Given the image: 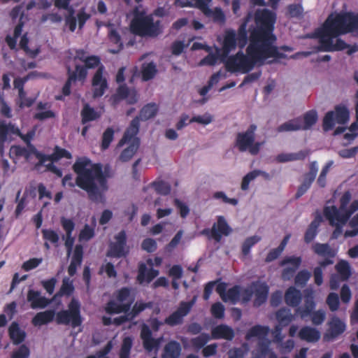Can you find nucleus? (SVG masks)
<instances>
[{
	"label": "nucleus",
	"mask_w": 358,
	"mask_h": 358,
	"mask_svg": "<svg viewBox=\"0 0 358 358\" xmlns=\"http://www.w3.org/2000/svg\"><path fill=\"white\" fill-rule=\"evenodd\" d=\"M141 73L143 81H148L152 79L157 73L155 64L153 62L143 64Z\"/></svg>",
	"instance_id": "nucleus-43"
},
{
	"label": "nucleus",
	"mask_w": 358,
	"mask_h": 358,
	"mask_svg": "<svg viewBox=\"0 0 358 358\" xmlns=\"http://www.w3.org/2000/svg\"><path fill=\"white\" fill-rule=\"evenodd\" d=\"M299 337L302 341H306L308 343H315L320 338V332L315 328L306 326L300 329Z\"/></svg>",
	"instance_id": "nucleus-25"
},
{
	"label": "nucleus",
	"mask_w": 358,
	"mask_h": 358,
	"mask_svg": "<svg viewBox=\"0 0 358 358\" xmlns=\"http://www.w3.org/2000/svg\"><path fill=\"white\" fill-rule=\"evenodd\" d=\"M255 27L250 31V41L270 53L275 59H285L286 55L278 52L273 34L276 14L268 9L257 10L255 14Z\"/></svg>",
	"instance_id": "nucleus-3"
},
{
	"label": "nucleus",
	"mask_w": 358,
	"mask_h": 358,
	"mask_svg": "<svg viewBox=\"0 0 358 358\" xmlns=\"http://www.w3.org/2000/svg\"><path fill=\"white\" fill-rule=\"evenodd\" d=\"M351 199V194L349 192H345L340 199V206L337 210L338 212V215L343 214L344 211H345L348 203Z\"/></svg>",
	"instance_id": "nucleus-62"
},
{
	"label": "nucleus",
	"mask_w": 358,
	"mask_h": 358,
	"mask_svg": "<svg viewBox=\"0 0 358 358\" xmlns=\"http://www.w3.org/2000/svg\"><path fill=\"white\" fill-rule=\"evenodd\" d=\"M182 348L176 341H170L164 346L162 358H180Z\"/></svg>",
	"instance_id": "nucleus-24"
},
{
	"label": "nucleus",
	"mask_w": 358,
	"mask_h": 358,
	"mask_svg": "<svg viewBox=\"0 0 358 358\" xmlns=\"http://www.w3.org/2000/svg\"><path fill=\"white\" fill-rule=\"evenodd\" d=\"M326 303L331 311L334 312L339 308V297L336 293L331 292L327 297Z\"/></svg>",
	"instance_id": "nucleus-52"
},
{
	"label": "nucleus",
	"mask_w": 358,
	"mask_h": 358,
	"mask_svg": "<svg viewBox=\"0 0 358 358\" xmlns=\"http://www.w3.org/2000/svg\"><path fill=\"white\" fill-rule=\"evenodd\" d=\"M323 213L326 219L329 220V224L335 227V229L332 233V237L337 238L342 234L343 227L346 223H343L341 220V215H338L336 206H325Z\"/></svg>",
	"instance_id": "nucleus-14"
},
{
	"label": "nucleus",
	"mask_w": 358,
	"mask_h": 358,
	"mask_svg": "<svg viewBox=\"0 0 358 358\" xmlns=\"http://www.w3.org/2000/svg\"><path fill=\"white\" fill-rule=\"evenodd\" d=\"M43 238L52 244H57L59 240L58 234L52 229H43L41 231Z\"/></svg>",
	"instance_id": "nucleus-53"
},
{
	"label": "nucleus",
	"mask_w": 358,
	"mask_h": 358,
	"mask_svg": "<svg viewBox=\"0 0 358 358\" xmlns=\"http://www.w3.org/2000/svg\"><path fill=\"white\" fill-rule=\"evenodd\" d=\"M131 289L129 287H122L115 293V298L118 302L125 303L130 301L129 299L131 296Z\"/></svg>",
	"instance_id": "nucleus-49"
},
{
	"label": "nucleus",
	"mask_w": 358,
	"mask_h": 358,
	"mask_svg": "<svg viewBox=\"0 0 358 358\" xmlns=\"http://www.w3.org/2000/svg\"><path fill=\"white\" fill-rule=\"evenodd\" d=\"M81 122L86 124L87 122L94 121L100 117V114L88 103L84 105L80 112Z\"/></svg>",
	"instance_id": "nucleus-33"
},
{
	"label": "nucleus",
	"mask_w": 358,
	"mask_h": 358,
	"mask_svg": "<svg viewBox=\"0 0 358 358\" xmlns=\"http://www.w3.org/2000/svg\"><path fill=\"white\" fill-rule=\"evenodd\" d=\"M317 120V113L315 110H310L306 112L303 119L301 118L302 130L309 129L313 126Z\"/></svg>",
	"instance_id": "nucleus-37"
},
{
	"label": "nucleus",
	"mask_w": 358,
	"mask_h": 358,
	"mask_svg": "<svg viewBox=\"0 0 358 358\" xmlns=\"http://www.w3.org/2000/svg\"><path fill=\"white\" fill-rule=\"evenodd\" d=\"M269 58H273V56L250 41L246 55L238 51L234 55L229 56L224 65L228 72L248 73L257 64L262 65Z\"/></svg>",
	"instance_id": "nucleus-4"
},
{
	"label": "nucleus",
	"mask_w": 358,
	"mask_h": 358,
	"mask_svg": "<svg viewBox=\"0 0 358 358\" xmlns=\"http://www.w3.org/2000/svg\"><path fill=\"white\" fill-rule=\"evenodd\" d=\"M108 39L110 43L116 45L115 49L110 50L112 53H117L123 49V43L121 39V36L115 29H110L108 32Z\"/></svg>",
	"instance_id": "nucleus-40"
},
{
	"label": "nucleus",
	"mask_w": 358,
	"mask_h": 358,
	"mask_svg": "<svg viewBox=\"0 0 358 358\" xmlns=\"http://www.w3.org/2000/svg\"><path fill=\"white\" fill-rule=\"evenodd\" d=\"M235 336L234 329L227 324H219L211 330V336L214 339L231 341Z\"/></svg>",
	"instance_id": "nucleus-21"
},
{
	"label": "nucleus",
	"mask_w": 358,
	"mask_h": 358,
	"mask_svg": "<svg viewBox=\"0 0 358 358\" xmlns=\"http://www.w3.org/2000/svg\"><path fill=\"white\" fill-rule=\"evenodd\" d=\"M141 248L148 252H153L157 250V244L155 240L151 238H147L143 241Z\"/></svg>",
	"instance_id": "nucleus-63"
},
{
	"label": "nucleus",
	"mask_w": 358,
	"mask_h": 358,
	"mask_svg": "<svg viewBox=\"0 0 358 358\" xmlns=\"http://www.w3.org/2000/svg\"><path fill=\"white\" fill-rule=\"evenodd\" d=\"M350 117V113L347 107L344 106H337L334 111H329L326 113L323 119V129L326 131L334 128L335 123L345 124Z\"/></svg>",
	"instance_id": "nucleus-11"
},
{
	"label": "nucleus",
	"mask_w": 358,
	"mask_h": 358,
	"mask_svg": "<svg viewBox=\"0 0 358 358\" xmlns=\"http://www.w3.org/2000/svg\"><path fill=\"white\" fill-rule=\"evenodd\" d=\"M114 130L112 127H108L102 135L101 150H107L114 138Z\"/></svg>",
	"instance_id": "nucleus-47"
},
{
	"label": "nucleus",
	"mask_w": 358,
	"mask_h": 358,
	"mask_svg": "<svg viewBox=\"0 0 358 358\" xmlns=\"http://www.w3.org/2000/svg\"><path fill=\"white\" fill-rule=\"evenodd\" d=\"M139 131V118L135 117L130 122L129 126L120 140L117 147H122L125 143H129V146L121 152L119 159L122 162L129 161L134 155L140 145V140L136 137Z\"/></svg>",
	"instance_id": "nucleus-6"
},
{
	"label": "nucleus",
	"mask_w": 358,
	"mask_h": 358,
	"mask_svg": "<svg viewBox=\"0 0 358 358\" xmlns=\"http://www.w3.org/2000/svg\"><path fill=\"white\" fill-rule=\"evenodd\" d=\"M27 301L30 303L31 308H44L50 303V300L41 295V292L34 289H29L27 295Z\"/></svg>",
	"instance_id": "nucleus-20"
},
{
	"label": "nucleus",
	"mask_w": 358,
	"mask_h": 358,
	"mask_svg": "<svg viewBox=\"0 0 358 358\" xmlns=\"http://www.w3.org/2000/svg\"><path fill=\"white\" fill-rule=\"evenodd\" d=\"M133 302L134 299H131L129 301L125 303H121L116 299L110 300L106 303L104 310L109 315L127 313L130 310Z\"/></svg>",
	"instance_id": "nucleus-19"
},
{
	"label": "nucleus",
	"mask_w": 358,
	"mask_h": 358,
	"mask_svg": "<svg viewBox=\"0 0 358 358\" xmlns=\"http://www.w3.org/2000/svg\"><path fill=\"white\" fill-rule=\"evenodd\" d=\"M261 238L258 236H252L247 238L242 245V253L244 256H247L252 246L260 241Z\"/></svg>",
	"instance_id": "nucleus-48"
},
{
	"label": "nucleus",
	"mask_w": 358,
	"mask_h": 358,
	"mask_svg": "<svg viewBox=\"0 0 358 358\" xmlns=\"http://www.w3.org/2000/svg\"><path fill=\"white\" fill-rule=\"evenodd\" d=\"M52 157H54L53 162H57L62 158H66L69 159L72 158L71 152H69L66 149L62 148L57 145L55 146L54 149Z\"/></svg>",
	"instance_id": "nucleus-57"
},
{
	"label": "nucleus",
	"mask_w": 358,
	"mask_h": 358,
	"mask_svg": "<svg viewBox=\"0 0 358 358\" xmlns=\"http://www.w3.org/2000/svg\"><path fill=\"white\" fill-rule=\"evenodd\" d=\"M301 127V117H298L280 124L277 128V131L281 133L302 130Z\"/></svg>",
	"instance_id": "nucleus-35"
},
{
	"label": "nucleus",
	"mask_w": 358,
	"mask_h": 358,
	"mask_svg": "<svg viewBox=\"0 0 358 358\" xmlns=\"http://www.w3.org/2000/svg\"><path fill=\"white\" fill-rule=\"evenodd\" d=\"M358 33V13H341L328 17L319 37L317 50L322 52L341 51L346 49L348 44L341 38L334 43L333 38L348 33Z\"/></svg>",
	"instance_id": "nucleus-1"
},
{
	"label": "nucleus",
	"mask_w": 358,
	"mask_h": 358,
	"mask_svg": "<svg viewBox=\"0 0 358 358\" xmlns=\"http://www.w3.org/2000/svg\"><path fill=\"white\" fill-rule=\"evenodd\" d=\"M68 78L62 87V94L64 96H69L71 94V87L72 83L76 81H84L87 78L85 70L83 67L75 66V69L71 70L70 66L67 67Z\"/></svg>",
	"instance_id": "nucleus-16"
},
{
	"label": "nucleus",
	"mask_w": 358,
	"mask_h": 358,
	"mask_svg": "<svg viewBox=\"0 0 358 358\" xmlns=\"http://www.w3.org/2000/svg\"><path fill=\"white\" fill-rule=\"evenodd\" d=\"M193 303V301H181L176 310L165 318L164 323L172 327L182 324L184 317L191 311Z\"/></svg>",
	"instance_id": "nucleus-13"
},
{
	"label": "nucleus",
	"mask_w": 358,
	"mask_h": 358,
	"mask_svg": "<svg viewBox=\"0 0 358 358\" xmlns=\"http://www.w3.org/2000/svg\"><path fill=\"white\" fill-rule=\"evenodd\" d=\"M237 43L235 31L232 29L227 30L222 44L223 52L225 54L229 53L231 50L236 48Z\"/></svg>",
	"instance_id": "nucleus-31"
},
{
	"label": "nucleus",
	"mask_w": 358,
	"mask_h": 358,
	"mask_svg": "<svg viewBox=\"0 0 358 358\" xmlns=\"http://www.w3.org/2000/svg\"><path fill=\"white\" fill-rule=\"evenodd\" d=\"M90 161L78 160L73 165V170L77 174L76 184L87 193L89 199L94 202L103 199V194L108 189L106 176L102 166L94 164L87 168Z\"/></svg>",
	"instance_id": "nucleus-2"
},
{
	"label": "nucleus",
	"mask_w": 358,
	"mask_h": 358,
	"mask_svg": "<svg viewBox=\"0 0 358 358\" xmlns=\"http://www.w3.org/2000/svg\"><path fill=\"white\" fill-rule=\"evenodd\" d=\"M241 287L239 285H234L229 288L224 296L226 302H230L231 304H236L241 299Z\"/></svg>",
	"instance_id": "nucleus-41"
},
{
	"label": "nucleus",
	"mask_w": 358,
	"mask_h": 358,
	"mask_svg": "<svg viewBox=\"0 0 358 358\" xmlns=\"http://www.w3.org/2000/svg\"><path fill=\"white\" fill-rule=\"evenodd\" d=\"M335 269L341 281H347L352 274L350 264L348 261L344 259L338 262L335 266Z\"/></svg>",
	"instance_id": "nucleus-28"
},
{
	"label": "nucleus",
	"mask_w": 358,
	"mask_h": 358,
	"mask_svg": "<svg viewBox=\"0 0 358 358\" xmlns=\"http://www.w3.org/2000/svg\"><path fill=\"white\" fill-rule=\"evenodd\" d=\"M319 227V221L313 220L309 224L304 235V241L306 243L312 242L317 234V228Z\"/></svg>",
	"instance_id": "nucleus-45"
},
{
	"label": "nucleus",
	"mask_w": 358,
	"mask_h": 358,
	"mask_svg": "<svg viewBox=\"0 0 358 358\" xmlns=\"http://www.w3.org/2000/svg\"><path fill=\"white\" fill-rule=\"evenodd\" d=\"M158 110V106L155 103H150L145 105L141 110L139 116H138L139 121L141 120L145 121L154 117L157 115Z\"/></svg>",
	"instance_id": "nucleus-36"
},
{
	"label": "nucleus",
	"mask_w": 358,
	"mask_h": 358,
	"mask_svg": "<svg viewBox=\"0 0 358 358\" xmlns=\"http://www.w3.org/2000/svg\"><path fill=\"white\" fill-rule=\"evenodd\" d=\"M257 126L252 124L248 129L236 134L234 146L241 152L248 151L252 155H257L260 150L262 143L255 141Z\"/></svg>",
	"instance_id": "nucleus-8"
},
{
	"label": "nucleus",
	"mask_w": 358,
	"mask_h": 358,
	"mask_svg": "<svg viewBox=\"0 0 358 358\" xmlns=\"http://www.w3.org/2000/svg\"><path fill=\"white\" fill-rule=\"evenodd\" d=\"M333 164V161H329L322 168L317 180V182L320 187H324L326 186L327 175Z\"/></svg>",
	"instance_id": "nucleus-54"
},
{
	"label": "nucleus",
	"mask_w": 358,
	"mask_h": 358,
	"mask_svg": "<svg viewBox=\"0 0 358 358\" xmlns=\"http://www.w3.org/2000/svg\"><path fill=\"white\" fill-rule=\"evenodd\" d=\"M152 307V302H143V301H136L133 306L131 310L128 313L130 315V318L134 320L136 316H138L141 312L145 310L146 308H151Z\"/></svg>",
	"instance_id": "nucleus-44"
},
{
	"label": "nucleus",
	"mask_w": 358,
	"mask_h": 358,
	"mask_svg": "<svg viewBox=\"0 0 358 358\" xmlns=\"http://www.w3.org/2000/svg\"><path fill=\"white\" fill-rule=\"evenodd\" d=\"M55 315V313L53 310L39 312L32 318L31 323L35 327L47 324L53 320Z\"/></svg>",
	"instance_id": "nucleus-27"
},
{
	"label": "nucleus",
	"mask_w": 358,
	"mask_h": 358,
	"mask_svg": "<svg viewBox=\"0 0 358 358\" xmlns=\"http://www.w3.org/2000/svg\"><path fill=\"white\" fill-rule=\"evenodd\" d=\"M236 40L239 48H243L248 43V31L246 22L242 23L238 29L236 36Z\"/></svg>",
	"instance_id": "nucleus-46"
},
{
	"label": "nucleus",
	"mask_w": 358,
	"mask_h": 358,
	"mask_svg": "<svg viewBox=\"0 0 358 358\" xmlns=\"http://www.w3.org/2000/svg\"><path fill=\"white\" fill-rule=\"evenodd\" d=\"M315 308V303L313 298H306L303 307H297L296 312L299 313L301 318L310 316Z\"/></svg>",
	"instance_id": "nucleus-38"
},
{
	"label": "nucleus",
	"mask_w": 358,
	"mask_h": 358,
	"mask_svg": "<svg viewBox=\"0 0 358 358\" xmlns=\"http://www.w3.org/2000/svg\"><path fill=\"white\" fill-rule=\"evenodd\" d=\"M224 306L220 302L215 303L211 306V314L217 319H222L224 316Z\"/></svg>",
	"instance_id": "nucleus-61"
},
{
	"label": "nucleus",
	"mask_w": 358,
	"mask_h": 358,
	"mask_svg": "<svg viewBox=\"0 0 358 358\" xmlns=\"http://www.w3.org/2000/svg\"><path fill=\"white\" fill-rule=\"evenodd\" d=\"M261 176L266 180H271V177L269 173L261 171V170H253L247 173L242 180L241 189L243 191L248 190L249 188L250 182L255 180L257 176Z\"/></svg>",
	"instance_id": "nucleus-29"
},
{
	"label": "nucleus",
	"mask_w": 358,
	"mask_h": 358,
	"mask_svg": "<svg viewBox=\"0 0 358 358\" xmlns=\"http://www.w3.org/2000/svg\"><path fill=\"white\" fill-rule=\"evenodd\" d=\"M158 275V270L152 268L148 270L146 265L142 262L138 265V271L136 279L140 284H142L145 281L149 283Z\"/></svg>",
	"instance_id": "nucleus-22"
},
{
	"label": "nucleus",
	"mask_w": 358,
	"mask_h": 358,
	"mask_svg": "<svg viewBox=\"0 0 358 358\" xmlns=\"http://www.w3.org/2000/svg\"><path fill=\"white\" fill-rule=\"evenodd\" d=\"M251 288L253 289V295H255L253 306L257 308L266 303L269 292V287L267 284L259 280L254 281L251 283Z\"/></svg>",
	"instance_id": "nucleus-17"
},
{
	"label": "nucleus",
	"mask_w": 358,
	"mask_h": 358,
	"mask_svg": "<svg viewBox=\"0 0 358 358\" xmlns=\"http://www.w3.org/2000/svg\"><path fill=\"white\" fill-rule=\"evenodd\" d=\"M9 156L13 161L20 157L27 159L30 156V152L24 147L20 145H12L9 150Z\"/></svg>",
	"instance_id": "nucleus-39"
},
{
	"label": "nucleus",
	"mask_w": 358,
	"mask_h": 358,
	"mask_svg": "<svg viewBox=\"0 0 358 358\" xmlns=\"http://www.w3.org/2000/svg\"><path fill=\"white\" fill-rule=\"evenodd\" d=\"M231 232V228L223 216H218L217 222L214 223L211 229V238L216 242H220L222 236H228Z\"/></svg>",
	"instance_id": "nucleus-18"
},
{
	"label": "nucleus",
	"mask_w": 358,
	"mask_h": 358,
	"mask_svg": "<svg viewBox=\"0 0 358 358\" xmlns=\"http://www.w3.org/2000/svg\"><path fill=\"white\" fill-rule=\"evenodd\" d=\"M288 264H291L293 266L292 268H298L301 264V257H286L280 262V266H284Z\"/></svg>",
	"instance_id": "nucleus-60"
},
{
	"label": "nucleus",
	"mask_w": 358,
	"mask_h": 358,
	"mask_svg": "<svg viewBox=\"0 0 358 358\" xmlns=\"http://www.w3.org/2000/svg\"><path fill=\"white\" fill-rule=\"evenodd\" d=\"M75 66L83 67L85 70L87 74V69L98 67L92 81L93 87V96L94 98L102 96L105 93L106 90L108 88V83L106 79L103 77L104 66L101 64L99 57L96 55L89 56L84 62V65L82 66L77 64Z\"/></svg>",
	"instance_id": "nucleus-7"
},
{
	"label": "nucleus",
	"mask_w": 358,
	"mask_h": 358,
	"mask_svg": "<svg viewBox=\"0 0 358 358\" xmlns=\"http://www.w3.org/2000/svg\"><path fill=\"white\" fill-rule=\"evenodd\" d=\"M310 316H311V321L314 325L318 326L322 324L326 318V313L323 310H318L314 311Z\"/></svg>",
	"instance_id": "nucleus-59"
},
{
	"label": "nucleus",
	"mask_w": 358,
	"mask_h": 358,
	"mask_svg": "<svg viewBox=\"0 0 358 358\" xmlns=\"http://www.w3.org/2000/svg\"><path fill=\"white\" fill-rule=\"evenodd\" d=\"M312 249L316 255L322 257L334 258L336 255V251L328 243H315L313 245Z\"/></svg>",
	"instance_id": "nucleus-32"
},
{
	"label": "nucleus",
	"mask_w": 358,
	"mask_h": 358,
	"mask_svg": "<svg viewBox=\"0 0 358 358\" xmlns=\"http://www.w3.org/2000/svg\"><path fill=\"white\" fill-rule=\"evenodd\" d=\"M152 185L157 194L161 195H168L171 192L170 185L164 181L153 182Z\"/></svg>",
	"instance_id": "nucleus-51"
},
{
	"label": "nucleus",
	"mask_w": 358,
	"mask_h": 358,
	"mask_svg": "<svg viewBox=\"0 0 358 358\" xmlns=\"http://www.w3.org/2000/svg\"><path fill=\"white\" fill-rule=\"evenodd\" d=\"M275 318L278 321V325L285 327L294 320V316L292 314L290 309L281 308L276 311Z\"/></svg>",
	"instance_id": "nucleus-30"
},
{
	"label": "nucleus",
	"mask_w": 358,
	"mask_h": 358,
	"mask_svg": "<svg viewBox=\"0 0 358 358\" xmlns=\"http://www.w3.org/2000/svg\"><path fill=\"white\" fill-rule=\"evenodd\" d=\"M8 335L13 343L15 345H19L22 343L25 338L26 333L22 330L17 322H13L11 323L8 328Z\"/></svg>",
	"instance_id": "nucleus-26"
},
{
	"label": "nucleus",
	"mask_w": 358,
	"mask_h": 358,
	"mask_svg": "<svg viewBox=\"0 0 358 358\" xmlns=\"http://www.w3.org/2000/svg\"><path fill=\"white\" fill-rule=\"evenodd\" d=\"M310 273L307 270L300 271L294 278L296 285L304 286L310 278Z\"/></svg>",
	"instance_id": "nucleus-58"
},
{
	"label": "nucleus",
	"mask_w": 358,
	"mask_h": 358,
	"mask_svg": "<svg viewBox=\"0 0 358 358\" xmlns=\"http://www.w3.org/2000/svg\"><path fill=\"white\" fill-rule=\"evenodd\" d=\"M201 9L203 13L208 17H211L215 22L220 24L225 22V15L220 8H215L214 10H212L206 5H203L201 6Z\"/></svg>",
	"instance_id": "nucleus-34"
},
{
	"label": "nucleus",
	"mask_w": 358,
	"mask_h": 358,
	"mask_svg": "<svg viewBox=\"0 0 358 358\" xmlns=\"http://www.w3.org/2000/svg\"><path fill=\"white\" fill-rule=\"evenodd\" d=\"M210 336L206 333H202L198 336L191 339L192 345L197 349L203 348L210 340Z\"/></svg>",
	"instance_id": "nucleus-50"
},
{
	"label": "nucleus",
	"mask_w": 358,
	"mask_h": 358,
	"mask_svg": "<svg viewBox=\"0 0 358 358\" xmlns=\"http://www.w3.org/2000/svg\"><path fill=\"white\" fill-rule=\"evenodd\" d=\"M328 329L324 334L323 338L325 341H331L341 335L346 329V325L340 318L334 316L328 322Z\"/></svg>",
	"instance_id": "nucleus-15"
},
{
	"label": "nucleus",
	"mask_w": 358,
	"mask_h": 358,
	"mask_svg": "<svg viewBox=\"0 0 358 358\" xmlns=\"http://www.w3.org/2000/svg\"><path fill=\"white\" fill-rule=\"evenodd\" d=\"M269 328L266 326L255 325L251 327L247 332L245 338L249 340L252 337L264 336L268 334Z\"/></svg>",
	"instance_id": "nucleus-42"
},
{
	"label": "nucleus",
	"mask_w": 358,
	"mask_h": 358,
	"mask_svg": "<svg viewBox=\"0 0 358 358\" xmlns=\"http://www.w3.org/2000/svg\"><path fill=\"white\" fill-rule=\"evenodd\" d=\"M114 238L115 241L109 245L107 256L115 258L126 257L129 253V248L127 246V234L125 231H120L115 236Z\"/></svg>",
	"instance_id": "nucleus-12"
},
{
	"label": "nucleus",
	"mask_w": 358,
	"mask_h": 358,
	"mask_svg": "<svg viewBox=\"0 0 358 358\" xmlns=\"http://www.w3.org/2000/svg\"><path fill=\"white\" fill-rule=\"evenodd\" d=\"M358 210V200L353 201L350 207L346 208L345 211L341 214V220L343 223H347L351 215Z\"/></svg>",
	"instance_id": "nucleus-55"
},
{
	"label": "nucleus",
	"mask_w": 358,
	"mask_h": 358,
	"mask_svg": "<svg viewBox=\"0 0 358 358\" xmlns=\"http://www.w3.org/2000/svg\"><path fill=\"white\" fill-rule=\"evenodd\" d=\"M131 31L140 36L157 37L162 33L160 21L154 22L151 15L136 9L130 24Z\"/></svg>",
	"instance_id": "nucleus-5"
},
{
	"label": "nucleus",
	"mask_w": 358,
	"mask_h": 358,
	"mask_svg": "<svg viewBox=\"0 0 358 358\" xmlns=\"http://www.w3.org/2000/svg\"><path fill=\"white\" fill-rule=\"evenodd\" d=\"M30 354L29 349L25 345H22L11 355V358H28Z\"/></svg>",
	"instance_id": "nucleus-64"
},
{
	"label": "nucleus",
	"mask_w": 358,
	"mask_h": 358,
	"mask_svg": "<svg viewBox=\"0 0 358 358\" xmlns=\"http://www.w3.org/2000/svg\"><path fill=\"white\" fill-rule=\"evenodd\" d=\"M56 322L58 324L71 325L73 328L80 326L83 318L80 314V304L73 299L68 305L67 310H60L56 314Z\"/></svg>",
	"instance_id": "nucleus-9"
},
{
	"label": "nucleus",
	"mask_w": 358,
	"mask_h": 358,
	"mask_svg": "<svg viewBox=\"0 0 358 358\" xmlns=\"http://www.w3.org/2000/svg\"><path fill=\"white\" fill-rule=\"evenodd\" d=\"M303 13V7L301 3L289 4L287 7V15L289 17H298Z\"/></svg>",
	"instance_id": "nucleus-56"
},
{
	"label": "nucleus",
	"mask_w": 358,
	"mask_h": 358,
	"mask_svg": "<svg viewBox=\"0 0 358 358\" xmlns=\"http://www.w3.org/2000/svg\"><path fill=\"white\" fill-rule=\"evenodd\" d=\"M15 135L27 145L28 147L35 150V148L31 144V141L34 136V131H28L26 134H22L20 129L12 123L6 124L0 120V152H2L5 143L11 139V136Z\"/></svg>",
	"instance_id": "nucleus-10"
},
{
	"label": "nucleus",
	"mask_w": 358,
	"mask_h": 358,
	"mask_svg": "<svg viewBox=\"0 0 358 358\" xmlns=\"http://www.w3.org/2000/svg\"><path fill=\"white\" fill-rule=\"evenodd\" d=\"M284 299L287 306L298 307L302 300V294L300 290L291 286L286 290Z\"/></svg>",
	"instance_id": "nucleus-23"
}]
</instances>
